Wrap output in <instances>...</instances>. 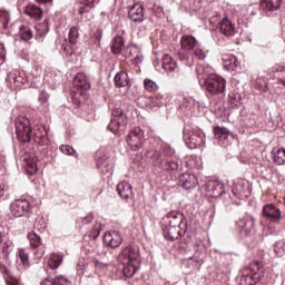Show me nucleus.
Segmentation results:
<instances>
[{"label":"nucleus","mask_w":285,"mask_h":285,"mask_svg":"<svg viewBox=\"0 0 285 285\" xmlns=\"http://www.w3.org/2000/svg\"><path fill=\"white\" fill-rule=\"evenodd\" d=\"M139 257V246L137 245H129L120 252L118 259L124 265L122 273L125 277H134L135 273L139 271V265L141 264Z\"/></svg>","instance_id":"f257e3e1"},{"label":"nucleus","mask_w":285,"mask_h":285,"mask_svg":"<svg viewBox=\"0 0 285 285\" xmlns=\"http://www.w3.org/2000/svg\"><path fill=\"white\" fill-rule=\"evenodd\" d=\"M151 159H154L155 166H157L160 170H165L169 175H177V173H181L184 167H181V161L174 159H164V155L157 150H155L151 155Z\"/></svg>","instance_id":"f03ea898"},{"label":"nucleus","mask_w":285,"mask_h":285,"mask_svg":"<svg viewBox=\"0 0 285 285\" xmlns=\"http://www.w3.org/2000/svg\"><path fill=\"white\" fill-rule=\"evenodd\" d=\"M126 141L131 150H145L146 153H150V149L148 148L147 144L148 140H146V137L144 136V130L139 127H135L129 135L126 138Z\"/></svg>","instance_id":"7ed1b4c3"},{"label":"nucleus","mask_w":285,"mask_h":285,"mask_svg":"<svg viewBox=\"0 0 285 285\" xmlns=\"http://www.w3.org/2000/svg\"><path fill=\"white\" fill-rule=\"evenodd\" d=\"M126 105H120L116 107L111 112V120L107 127L110 132H117L119 128H126L128 125V111L126 110Z\"/></svg>","instance_id":"20e7f679"},{"label":"nucleus","mask_w":285,"mask_h":285,"mask_svg":"<svg viewBox=\"0 0 285 285\" xmlns=\"http://www.w3.org/2000/svg\"><path fill=\"white\" fill-rule=\"evenodd\" d=\"M203 86L212 97L226 92V79L217 75H210L208 78H205Z\"/></svg>","instance_id":"39448f33"},{"label":"nucleus","mask_w":285,"mask_h":285,"mask_svg":"<svg viewBox=\"0 0 285 285\" xmlns=\"http://www.w3.org/2000/svg\"><path fill=\"white\" fill-rule=\"evenodd\" d=\"M16 134L22 144H28L32 139V127L30 119L20 116L16 119Z\"/></svg>","instance_id":"423d86ee"},{"label":"nucleus","mask_w":285,"mask_h":285,"mask_svg":"<svg viewBox=\"0 0 285 285\" xmlns=\"http://www.w3.org/2000/svg\"><path fill=\"white\" fill-rule=\"evenodd\" d=\"M183 139L191 150L202 147L206 142V136L199 129H184Z\"/></svg>","instance_id":"0eeeda50"},{"label":"nucleus","mask_w":285,"mask_h":285,"mask_svg":"<svg viewBox=\"0 0 285 285\" xmlns=\"http://www.w3.org/2000/svg\"><path fill=\"white\" fill-rule=\"evenodd\" d=\"M185 225V228H188V220L184 216V214L179 212H169L163 219L161 226H169V227H180Z\"/></svg>","instance_id":"6e6552de"},{"label":"nucleus","mask_w":285,"mask_h":285,"mask_svg":"<svg viewBox=\"0 0 285 285\" xmlns=\"http://www.w3.org/2000/svg\"><path fill=\"white\" fill-rule=\"evenodd\" d=\"M186 233H188V227H186L185 223L183 224V227H169L168 225H163V235L168 242L181 239Z\"/></svg>","instance_id":"1a4fd4ad"},{"label":"nucleus","mask_w":285,"mask_h":285,"mask_svg":"<svg viewBox=\"0 0 285 285\" xmlns=\"http://www.w3.org/2000/svg\"><path fill=\"white\" fill-rule=\"evenodd\" d=\"M262 215L267 222H272L273 224H279L282 222V210L275 204H265Z\"/></svg>","instance_id":"9d476101"},{"label":"nucleus","mask_w":285,"mask_h":285,"mask_svg":"<svg viewBox=\"0 0 285 285\" xmlns=\"http://www.w3.org/2000/svg\"><path fill=\"white\" fill-rule=\"evenodd\" d=\"M10 210L13 217H23L30 213V203L26 199H17L11 204Z\"/></svg>","instance_id":"9b49d317"},{"label":"nucleus","mask_w":285,"mask_h":285,"mask_svg":"<svg viewBox=\"0 0 285 285\" xmlns=\"http://www.w3.org/2000/svg\"><path fill=\"white\" fill-rule=\"evenodd\" d=\"M204 189L214 199H217V197H222V195H224V193H226V188L224 187L223 183L219 180L207 181L204 186Z\"/></svg>","instance_id":"f8f14e48"},{"label":"nucleus","mask_w":285,"mask_h":285,"mask_svg":"<svg viewBox=\"0 0 285 285\" xmlns=\"http://www.w3.org/2000/svg\"><path fill=\"white\" fill-rule=\"evenodd\" d=\"M102 242L109 248H119L124 242V237L121 236V233L117 230H110L105 233Z\"/></svg>","instance_id":"ddd939ff"},{"label":"nucleus","mask_w":285,"mask_h":285,"mask_svg":"<svg viewBox=\"0 0 285 285\" xmlns=\"http://www.w3.org/2000/svg\"><path fill=\"white\" fill-rule=\"evenodd\" d=\"M179 186L185 188V190H194L199 185V180L195 174H181L178 176Z\"/></svg>","instance_id":"4468645a"},{"label":"nucleus","mask_w":285,"mask_h":285,"mask_svg":"<svg viewBox=\"0 0 285 285\" xmlns=\"http://www.w3.org/2000/svg\"><path fill=\"white\" fill-rule=\"evenodd\" d=\"M282 0H261L259 8L263 14L271 17L275 10H279Z\"/></svg>","instance_id":"2eb2a0df"},{"label":"nucleus","mask_w":285,"mask_h":285,"mask_svg":"<svg viewBox=\"0 0 285 285\" xmlns=\"http://www.w3.org/2000/svg\"><path fill=\"white\" fill-rule=\"evenodd\" d=\"M214 135L223 148L230 145V131L226 127L216 126L214 127Z\"/></svg>","instance_id":"dca6fc26"},{"label":"nucleus","mask_w":285,"mask_h":285,"mask_svg":"<svg viewBox=\"0 0 285 285\" xmlns=\"http://www.w3.org/2000/svg\"><path fill=\"white\" fill-rule=\"evenodd\" d=\"M232 193L237 199H242V197H247L248 183L244 179H237L233 184Z\"/></svg>","instance_id":"f3484780"},{"label":"nucleus","mask_w":285,"mask_h":285,"mask_svg":"<svg viewBox=\"0 0 285 285\" xmlns=\"http://www.w3.org/2000/svg\"><path fill=\"white\" fill-rule=\"evenodd\" d=\"M144 6L134 4L128 11V19L134 23H141L144 21Z\"/></svg>","instance_id":"a211bd4d"},{"label":"nucleus","mask_w":285,"mask_h":285,"mask_svg":"<svg viewBox=\"0 0 285 285\" xmlns=\"http://www.w3.org/2000/svg\"><path fill=\"white\" fill-rule=\"evenodd\" d=\"M236 224L245 235H250L255 232V218L253 217H244L237 220Z\"/></svg>","instance_id":"6ab92c4d"},{"label":"nucleus","mask_w":285,"mask_h":285,"mask_svg":"<svg viewBox=\"0 0 285 285\" xmlns=\"http://www.w3.org/2000/svg\"><path fill=\"white\" fill-rule=\"evenodd\" d=\"M73 83L79 90H90V79L83 72L76 75Z\"/></svg>","instance_id":"aec40b11"},{"label":"nucleus","mask_w":285,"mask_h":285,"mask_svg":"<svg viewBox=\"0 0 285 285\" xmlns=\"http://www.w3.org/2000/svg\"><path fill=\"white\" fill-rule=\"evenodd\" d=\"M117 193L121 199H130L132 197V185L121 181L117 185Z\"/></svg>","instance_id":"412c9836"},{"label":"nucleus","mask_w":285,"mask_h":285,"mask_svg":"<svg viewBox=\"0 0 285 285\" xmlns=\"http://www.w3.org/2000/svg\"><path fill=\"white\" fill-rule=\"evenodd\" d=\"M219 30L225 37H233L235 35V24L228 18H223L219 23Z\"/></svg>","instance_id":"4be33fe9"},{"label":"nucleus","mask_w":285,"mask_h":285,"mask_svg":"<svg viewBox=\"0 0 285 285\" xmlns=\"http://www.w3.org/2000/svg\"><path fill=\"white\" fill-rule=\"evenodd\" d=\"M114 82L117 88H126L130 86V78L128 77V72L120 71L116 73Z\"/></svg>","instance_id":"5701e85b"},{"label":"nucleus","mask_w":285,"mask_h":285,"mask_svg":"<svg viewBox=\"0 0 285 285\" xmlns=\"http://www.w3.org/2000/svg\"><path fill=\"white\" fill-rule=\"evenodd\" d=\"M24 14H27V17H31V19H35L36 21H39V19H42L43 17V10L36 4H29L24 9Z\"/></svg>","instance_id":"b1692460"},{"label":"nucleus","mask_w":285,"mask_h":285,"mask_svg":"<svg viewBox=\"0 0 285 285\" xmlns=\"http://www.w3.org/2000/svg\"><path fill=\"white\" fill-rule=\"evenodd\" d=\"M273 161L276 166H284L285 164V148H274L272 150Z\"/></svg>","instance_id":"393cba45"},{"label":"nucleus","mask_w":285,"mask_h":285,"mask_svg":"<svg viewBox=\"0 0 285 285\" xmlns=\"http://www.w3.org/2000/svg\"><path fill=\"white\" fill-rule=\"evenodd\" d=\"M180 46L183 50H194L197 46V38L193 36H183L180 40Z\"/></svg>","instance_id":"a878e982"},{"label":"nucleus","mask_w":285,"mask_h":285,"mask_svg":"<svg viewBox=\"0 0 285 285\" xmlns=\"http://www.w3.org/2000/svg\"><path fill=\"white\" fill-rule=\"evenodd\" d=\"M124 46H126V40H124V37L116 36L112 39V43H111L112 55H121V50H124Z\"/></svg>","instance_id":"bb28decb"},{"label":"nucleus","mask_w":285,"mask_h":285,"mask_svg":"<svg viewBox=\"0 0 285 285\" xmlns=\"http://www.w3.org/2000/svg\"><path fill=\"white\" fill-rule=\"evenodd\" d=\"M163 68L165 69V72H175L177 69V61H175L169 55H165L163 57Z\"/></svg>","instance_id":"cd10ccee"},{"label":"nucleus","mask_w":285,"mask_h":285,"mask_svg":"<svg viewBox=\"0 0 285 285\" xmlns=\"http://www.w3.org/2000/svg\"><path fill=\"white\" fill-rule=\"evenodd\" d=\"M62 263H63V256H61L60 254L53 253L49 258L48 266L49 268H51V271H56V268L61 266Z\"/></svg>","instance_id":"c85d7f7f"},{"label":"nucleus","mask_w":285,"mask_h":285,"mask_svg":"<svg viewBox=\"0 0 285 285\" xmlns=\"http://www.w3.org/2000/svg\"><path fill=\"white\" fill-rule=\"evenodd\" d=\"M242 282H244L245 285H255L259 284V282H262V278L259 277V275H257V273L244 274L242 276Z\"/></svg>","instance_id":"c756f323"},{"label":"nucleus","mask_w":285,"mask_h":285,"mask_svg":"<svg viewBox=\"0 0 285 285\" xmlns=\"http://www.w3.org/2000/svg\"><path fill=\"white\" fill-rule=\"evenodd\" d=\"M41 285H68V279L63 276H56L55 278H45Z\"/></svg>","instance_id":"7c9ffc66"},{"label":"nucleus","mask_w":285,"mask_h":285,"mask_svg":"<svg viewBox=\"0 0 285 285\" xmlns=\"http://www.w3.org/2000/svg\"><path fill=\"white\" fill-rule=\"evenodd\" d=\"M29 242H30V246L31 248H39V246H41V236H39L37 234V232L32 230V232H29L28 235H27Z\"/></svg>","instance_id":"2f4dec72"},{"label":"nucleus","mask_w":285,"mask_h":285,"mask_svg":"<svg viewBox=\"0 0 285 285\" xmlns=\"http://www.w3.org/2000/svg\"><path fill=\"white\" fill-rule=\"evenodd\" d=\"M80 4L79 14H86V12H90L95 8V0H82Z\"/></svg>","instance_id":"473e14b6"},{"label":"nucleus","mask_w":285,"mask_h":285,"mask_svg":"<svg viewBox=\"0 0 285 285\" xmlns=\"http://www.w3.org/2000/svg\"><path fill=\"white\" fill-rule=\"evenodd\" d=\"M19 30H20V38L22 39V41H30V39H32L33 35H32V29H30V27L22 24L20 26Z\"/></svg>","instance_id":"72a5a7b5"},{"label":"nucleus","mask_w":285,"mask_h":285,"mask_svg":"<svg viewBox=\"0 0 285 285\" xmlns=\"http://www.w3.org/2000/svg\"><path fill=\"white\" fill-rule=\"evenodd\" d=\"M68 41L71 46H76L79 41V29L77 27L70 28Z\"/></svg>","instance_id":"f704fd0d"},{"label":"nucleus","mask_w":285,"mask_h":285,"mask_svg":"<svg viewBox=\"0 0 285 285\" xmlns=\"http://www.w3.org/2000/svg\"><path fill=\"white\" fill-rule=\"evenodd\" d=\"M274 253L277 257H284V255H285V242L284 240H277L274 244Z\"/></svg>","instance_id":"c9c22d12"},{"label":"nucleus","mask_w":285,"mask_h":285,"mask_svg":"<svg viewBox=\"0 0 285 285\" xmlns=\"http://www.w3.org/2000/svg\"><path fill=\"white\" fill-rule=\"evenodd\" d=\"M36 37H45V35H48V20H45L43 23L36 26Z\"/></svg>","instance_id":"e433bc0d"},{"label":"nucleus","mask_w":285,"mask_h":285,"mask_svg":"<svg viewBox=\"0 0 285 285\" xmlns=\"http://www.w3.org/2000/svg\"><path fill=\"white\" fill-rule=\"evenodd\" d=\"M0 21L3 28H8V24L10 23V12L0 9Z\"/></svg>","instance_id":"4c0bfd02"},{"label":"nucleus","mask_w":285,"mask_h":285,"mask_svg":"<svg viewBox=\"0 0 285 285\" xmlns=\"http://www.w3.org/2000/svg\"><path fill=\"white\" fill-rule=\"evenodd\" d=\"M98 168L100 170H105L106 173H108L110 170V168H112V165H110V160H106L105 158H100L98 160Z\"/></svg>","instance_id":"58836bf2"},{"label":"nucleus","mask_w":285,"mask_h":285,"mask_svg":"<svg viewBox=\"0 0 285 285\" xmlns=\"http://www.w3.org/2000/svg\"><path fill=\"white\" fill-rule=\"evenodd\" d=\"M144 86L145 90H148V92H155L157 90V82L150 79H145Z\"/></svg>","instance_id":"ea45409f"},{"label":"nucleus","mask_w":285,"mask_h":285,"mask_svg":"<svg viewBox=\"0 0 285 285\" xmlns=\"http://www.w3.org/2000/svg\"><path fill=\"white\" fill-rule=\"evenodd\" d=\"M61 50L67 57H72V55H75V49L72 46L68 45V41L66 40H63V43L61 45Z\"/></svg>","instance_id":"a19ab883"},{"label":"nucleus","mask_w":285,"mask_h":285,"mask_svg":"<svg viewBox=\"0 0 285 285\" xmlns=\"http://www.w3.org/2000/svg\"><path fill=\"white\" fill-rule=\"evenodd\" d=\"M42 136H40L38 140H35V142L39 146H48V144H50V139H48V131H46V129H42Z\"/></svg>","instance_id":"79ce46f5"},{"label":"nucleus","mask_w":285,"mask_h":285,"mask_svg":"<svg viewBox=\"0 0 285 285\" xmlns=\"http://www.w3.org/2000/svg\"><path fill=\"white\" fill-rule=\"evenodd\" d=\"M19 257H20L21 264L28 268V266H30V257L28 256V253H26V250L23 249H20Z\"/></svg>","instance_id":"37998d69"},{"label":"nucleus","mask_w":285,"mask_h":285,"mask_svg":"<svg viewBox=\"0 0 285 285\" xmlns=\"http://www.w3.org/2000/svg\"><path fill=\"white\" fill-rule=\"evenodd\" d=\"M2 273H4L6 275H8L9 279L7 281L8 285H19V278L12 276V273H10L8 271V268L3 267Z\"/></svg>","instance_id":"c03bdc74"},{"label":"nucleus","mask_w":285,"mask_h":285,"mask_svg":"<svg viewBox=\"0 0 285 285\" xmlns=\"http://www.w3.org/2000/svg\"><path fill=\"white\" fill-rule=\"evenodd\" d=\"M101 37H104V31L101 29H97L91 37V41L97 46H101Z\"/></svg>","instance_id":"a18cd8bd"},{"label":"nucleus","mask_w":285,"mask_h":285,"mask_svg":"<svg viewBox=\"0 0 285 285\" xmlns=\"http://www.w3.org/2000/svg\"><path fill=\"white\" fill-rule=\"evenodd\" d=\"M94 220H95V215L90 213L87 216L79 218L78 224L86 226L88 224H92Z\"/></svg>","instance_id":"49530a36"},{"label":"nucleus","mask_w":285,"mask_h":285,"mask_svg":"<svg viewBox=\"0 0 285 285\" xmlns=\"http://www.w3.org/2000/svg\"><path fill=\"white\" fill-rule=\"evenodd\" d=\"M195 57L199 59L200 61H204L206 57H208V51L204 50L203 48H197L194 52Z\"/></svg>","instance_id":"de8ad7c7"},{"label":"nucleus","mask_w":285,"mask_h":285,"mask_svg":"<svg viewBox=\"0 0 285 285\" xmlns=\"http://www.w3.org/2000/svg\"><path fill=\"white\" fill-rule=\"evenodd\" d=\"M33 228L36 230H43L46 228V222L43 220V217H38L33 223Z\"/></svg>","instance_id":"09e8293b"},{"label":"nucleus","mask_w":285,"mask_h":285,"mask_svg":"<svg viewBox=\"0 0 285 285\" xmlns=\"http://www.w3.org/2000/svg\"><path fill=\"white\" fill-rule=\"evenodd\" d=\"M60 150L63 153V155H75V148H72L70 145H62Z\"/></svg>","instance_id":"8fccbe9b"},{"label":"nucleus","mask_w":285,"mask_h":285,"mask_svg":"<svg viewBox=\"0 0 285 285\" xmlns=\"http://www.w3.org/2000/svg\"><path fill=\"white\" fill-rule=\"evenodd\" d=\"M237 66H239V61L237 60V58H233L229 63L225 65V68H227L229 70H235V68H237Z\"/></svg>","instance_id":"3c124183"},{"label":"nucleus","mask_w":285,"mask_h":285,"mask_svg":"<svg viewBox=\"0 0 285 285\" xmlns=\"http://www.w3.org/2000/svg\"><path fill=\"white\" fill-rule=\"evenodd\" d=\"M48 99H50V95L46 91H42L38 97V101H40L41 105L48 104Z\"/></svg>","instance_id":"603ef678"},{"label":"nucleus","mask_w":285,"mask_h":285,"mask_svg":"<svg viewBox=\"0 0 285 285\" xmlns=\"http://www.w3.org/2000/svg\"><path fill=\"white\" fill-rule=\"evenodd\" d=\"M43 130H46V128L43 127H39L35 134H33V141H37L39 139H41V137L43 136Z\"/></svg>","instance_id":"864d4df0"},{"label":"nucleus","mask_w":285,"mask_h":285,"mask_svg":"<svg viewBox=\"0 0 285 285\" xmlns=\"http://www.w3.org/2000/svg\"><path fill=\"white\" fill-rule=\"evenodd\" d=\"M94 264L96 268H100V271H106L108 268V264L100 262L99 259L95 258Z\"/></svg>","instance_id":"5fc2aeb1"},{"label":"nucleus","mask_w":285,"mask_h":285,"mask_svg":"<svg viewBox=\"0 0 285 285\" xmlns=\"http://www.w3.org/2000/svg\"><path fill=\"white\" fill-rule=\"evenodd\" d=\"M6 63V47L0 43V66Z\"/></svg>","instance_id":"6e6d98bb"},{"label":"nucleus","mask_w":285,"mask_h":285,"mask_svg":"<svg viewBox=\"0 0 285 285\" xmlns=\"http://www.w3.org/2000/svg\"><path fill=\"white\" fill-rule=\"evenodd\" d=\"M272 72H281V73H285V66L284 65H279L276 63L272 67Z\"/></svg>","instance_id":"4d7b16f0"},{"label":"nucleus","mask_w":285,"mask_h":285,"mask_svg":"<svg viewBox=\"0 0 285 285\" xmlns=\"http://www.w3.org/2000/svg\"><path fill=\"white\" fill-rule=\"evenodd\" d=\"M190 242H193V238L189 234H187L186 238L184 239L185 246H180V248H184L185 250L190 249Z\"/></svg>","instance_id":"13d9d810"},{"label":"nucleus","mask_w":285,"mask_h":285,"mask_svg":"<svg viewBox=\"0 0 285 285\" xmlns=\"http://www.w3.org/2000/svg\"><path fill=\"white\" fill-rule=\"evenodd\" d=\"M100 233H101V227L96 225L91 232V237L94 239H97V237H99Z\"/></svg>","instance_id":"bf43d9fd"},{"label":"nucleus","mask_w":285,"mask_h":285,"mask_svg":"<svg viewBox=\"0 0 285 285\" xmlns=\"http://www.w3.org/2000/svg\"><path fill=\"white\" fill-rule=\"evenodd\" d=\"M153 12H156V14H158V17H161V14H164V8H161V7L157 6V4H155V6L153 7Z\"/></svg>","instance_id":"052dcab7"},{"label":"nucleus","mask_w":285,"mask_h":285,"mask_svg":"<svg viewBox=\"0 0 285 285\" xmlns=\"http://www.w3.org/2000/svg\"><path fill=\"white\" fill-rule=\"evenodd\" d=\"M4 199H8V195H6V187L0 185V202H4Z\"/></svg>","instance_id":"680f3d73"},{"label":"nucleus","mask_w":285,"mask_h":285,"mask_svg":"<svg viewBox=\"0 0 285 285\" xmlns=\"http://www.w3.org/2000/svg\"><path fill=\"white\" fill-rule=\"evenodd\" d=\"M10 246H12V243L6 242V243L3 244L2 253H4V255H8V250L10 249Z\"/></svg>","instance_id":"e2e57ef3"},{"label":"nucleus","mask_w":285,"mask_h":285,"mask_svg":"<svg viewBox=\"0 0 285 285\" xmlns=\"http://www.w3.org/2000/svg\"><path fill=\"white\" fill-rule=\"evenodd\" d=\"M178 57H179L180 61L188 63V53H179Z\"/></svg>","instance_id":"0e129e2a"},{"label":"nucleus","mask_w":285,"mask_h":285,"mask_svg":"<svg viewBox=\"0 0 285 285\" xmlns=\"http://www.w3.org/2000/svg\"><path fill=\"white\" fill-rule=\"evenodd\" d=\"M77 272L80 273V274L83 273V261L82 259H80L78 262Z\"/></svg>","instance_id":"69168bd1"},{"label":"nucleus","mask_w":285,"mask_h":285,"mask_svg":"<svg viewBox=\"0 0 285 285\" xmlns=\"http://www.w3.org/2000/svg\"><path fill=\"white\" fill-rule=\"evenodd\" d=\"M196 75L198 77H202V75H204V67L203 66H197L196 67Z\"/></svg>","instance_id":"338daca9"},{"label":"nucleus","mask_w":285,"mask_h":285,"mask_svg":"<svg viewBox=\"0 0 285 285\" xmlns=\"http://www.w3.org/2000/svg\"><path fill=\"white\" fill-rule=\"evenodd\" d=\"M149 106H157V99H155V96H150L148 98Z\"/></svg>","instance_id":"774afa93"}]
</instances>
